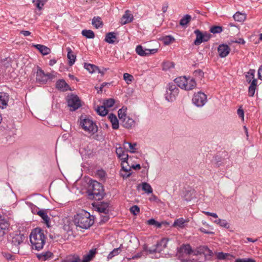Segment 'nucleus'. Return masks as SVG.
Instances as JSON below:
<instances>
[{
	"mask_svg": "<svg viewBox=\"0 0 262 262\" xmlns=\"http://www.w3.org/2000/svg\"><path fill=\"white\" fill-rule=\"evenodd\" d=\"M46 239L42 229L40 228L33 229L30 235V241L32 249L38 251L42 249L45 244Z\"/></svg>",
	"mask_w": 262,
	"mask_h": 262,
	"instance_id": "1",
	"label": "nucleus"
},
{
	"mask_svg": "<svg viewBox=\"0 0 262 262\" xmlns=\"http://www.w3.org/2000/svg\"><path fill=\"white\" fill-rule=\"evenodd\" d=\"M87 193L89 199L98 201L101 200L104 195L102 184L92 180H90L89 182Z\"/></svg>",
	"mask_w": 262,
	"mask_h": 262,
	"instance_id": "2",
	"label": "nucleus"
},
{
	"mask_svg": "<svg viewBox=\"0 0 262 262\" xmlns=\"http://www.w3.org/2000/svg\"><path fill=\"white\" fill-rule=\"evenodd\" d=\"M74 222L77 227L86 229L94 224V217L89 212L82 210L75 215Z\"/></svg>",
	"mask_w": 262,
	"mask_h": 262,
	"instance_id": "3",
	"label": "nucleus"
},
{
	"mask_svg": "<svg viewBox=\"0 0 262 262\" xmlns=\"http://www.w3.org/2000/svg\"><path fill=\"white\" fill-rule=\"evenodd\" d=\"M80 126L86 132L91 135H94L98 130V127L96 123L89 118H82L80 120Z\"/></svg>",
	"mask_w": 262,
	"mask_h": 262,
	"instance_id": "4",
	"label": "nucleus"
},
{
	"mask_svg": "<svg viewBox=\"0 0 262 262\" xmlns=\"http://www.w3.org/2000/svg\"><path fill=\"white\" fill-rule=\"evenodd\" d=\"M179 89L174 83H169L167 85L166 93L165 94V99L168 102H172L176 100L179 94Z\"/></svg>",
	"mask_w": 262,
	"mask_h": 262,
	"instance_id": "5",
	"label": "nucleus"
},
{
	"mask_svg": "<svg viewBox=\"0 0 262 262\" xmlns=\"http://www.w3.org/2000/svg\"><path fill=\"white\" fill-rule=\"evenodd\" d=\"M193 103L198 107H202L207 102V96L201 92L194 93L192 99Z\"/></svg>",
	"mask_w": 262,
	"mask_h": 262,
	"instance_id": "6",
	"label": "nucleus"
},
{
	"mask_svg": "<svg viewBox=\"0 0 262 262\" xmlns=\"http://www.w3.org/2000/svg\"><path fill=\"white\" fill-rule=\"evenodd\" d=\"M54 76L51 73L45 74L39 67L37 68L36 80L40 83H46L49 79H53Z\"/></svg>",
	"mask_w": 262,
	"mask_h": 262,
	"instance_id": "7",
	"label": "nucleus"
},
{
	"mask_svg": "<svg viewBox=\"0 0 262 262\" xmlns=\"http://www.w3.org/2000/svg\"><path fill=\"white\" fill-rule=\"evenodd\" d=\"M193 252V250L189 244H183L181 247L177 248V256L178 259L183 257L184 253L190 255Z\"/></svg>",
	"mask_w": 262,
	"mask_h": 262,
	"instance_id": "8",
	"label": "nucleus"
},
{
	"mask_svg": "<svg viewBox=\"0 0 262 262\" xmlns=\"http://www.w3.org/2000/svg\"><path fill=\"white\" fill-rule=\"evenodd\" d=\"M68 105L72 111H74L80 107L81 103L78 97L76 95H71L68 100Z\"/></svg>",
	"mask_w": 262,
	"mask_h": 262,
	"instance_id": "9",
	"label": "nucleus"
},
{
	"mask_svg": "<svg viewBox=\"0 0 262 262\" xmlns=\"http://www.w3.org/2000/svg\"><path fill=\"white\" fill-rule=\"evenodd\" d=\"M25 236L24 234L16 232L11 235V243L13 246L16 248V249L14 250L15 251L17 250V247L23 242Z\"/></svg>",
	"mask_w": 262,
	"mask_h": 262,
	"instance_id": "10",
	"label": "nucleus"
},
{
	"mask_svg": "<svg viewBox=\"0 0 262 262\" xmlns=\"http://www.w3.org/2000/svg\"><path fill=\"white\" fill-rule=\"evenodd\" d=\"M9 227V224L4 216L0 215V241L6 234Z\"/></svg>",
	"mask_w": 262,
	"mask_h": 262,
	"instance_id": "11",
	"label": "nucleus"
},
{
	"mask_svg": "<svg viewBox=\"0 0 262 262\" xmlns=\"http://www.w3.org/2000/svg\"><path fill=\"white\" fill-rule=\"evenodd\" d=\"M157 49H143V47L141 45L137 46L136 48V53L141 56H146L151 54H154L157 53Z\"/></svg>",
	"mask_w": 262,
	"mask_h": 262,
	"instance_id": "12",
	"label": "nucleus"
},
{
	"mask_svg": "<svg viewBox=\"0 0 262 262\" xmlns=\"http://www.w3.org/2000/svg\"><path fill=\"white\" fill-rule=\"evenodd\" d=\"M124 146L121 147L120 144H117L116 146V154L118 159L121 161L123 160H128L129 157L125 150Z\"/></svg>",
	"mask_w": 262,
	"mask_h": 262,
	"instance_id": "13",
	"label": "nucleus"
},
{
	"mask_svg": "<svg viewBox=\"0 0 262 262\" xmlns=\"http://www.w3.org/2000/svg\"><path fill=\"white\" fill-rule=\"evenodd\" d=\"M217 51L219 56L221 58L226 57L230 53V47L225 44L220 45L217 48Z\"/></svg>",
	"mask_w": 262,
	"mask_h": 262,
	"instance_id": "14",
	"label": "nucleus"
},
{
	"mask_svg": "<svg viewBox=\"0 0 262 262\" xmlns=\"http://www.w3.org/2000/svg\"><path fill=\"white\" fill-rule=\"evenodd\" d=\"M9 99V95L5 92H0V108H5Z\"/></svg>",
	"mask_w": 262,
	"mask_h": 262,
	"instance_id": "15",
	"label": "nucleus"
},
{
	"mask_svg": "<svg viewBox=\"0 0 262 262\" xmlns=\"http://www.w3.org/2000/svg\"><path fill=\"white\" fill-rule=\"evenodd\" d=\"M97 253V249H91L88 253L83 255L82 259L81 260V262H90L91 261L95 256Z\"/></svg>",
	"mask_w": 262,
	"mask_h": 262,
	"instance_id": "16",
	"label": "nucleus"
},
{
	"mask_svg": "<svg viewBox=\"0 0 262 262\" xmlns=\"http://www.w3.org/2000/svg\"><path fill=\"white\" fill-rule=\"evenodd\" d=\"M133 19V15L130 13L129 10H126L121 19V23L122 25H125L126 24L130 23L132 21Z\"/></svg>",
	"mask_w": 262,
	"mask_h": 262,
	"instance_id": "17",
	"label": "nucleus"
},
{
	"mask_svg": "<svg viewBox=\"0 0 262 262\" xmlns=\"http://www.w3.org/2000/svg\"><path fill=\"white\" fill-rule=\"evenodd\" d=\"M168 240L166 238H162L160 241L158 242L155 247L156 249H159V251H157V253L160 254L162 251L166 248Z\"/></svg>",
	"mask_w": 262,
	"mask_h": 262,
	"instance_id": "18",
	"label": "nucleus"
},
{
	"mask_svg": "<svg viewBox=\"0 0 262 262\" xmlns=\"http://www.w3.org/2000/svg\"><path fill=\"white\" fill-rule=\"evenodd\" d=\"M121 121L122 126L127 128H131L135 124L134 120L128 116L125 117Z\"/></svg>",
	"mask_w": 262,
	"mask_h": 262,
	"instance_id": "19",
	"label": "nucleus"
},
{
	"mask_svg": "<svg viewBox=\"0 0 262 262\" xmlns=\"http://www.w3.org/2000/svg\"><path fill=\"white\" fill-rule=\"evenodd\" d=\"M187 79L186 77H179L175 79L174 82L177 85L181 88L182 89H184L186 88V83H187Z\"/></svg>",
	"mask_w": 262,
	"mask_h": 262,
	"instance_id": "20",
	"label": "nucleus"
},
{
	"mask_svg": "<svg viewBox=\"0 0 262 262\" xmlns=\"http://www.w3.org/2000/svg\"><path fill=\"white\" fill-rule=\"evenodd\" d=\"M116 39V34L114 32H111L106 34L104 40L108 43L113 44Z\"/></svg>",
	"mask_w": 262,
	"mask_h": 262,
	"instance_id": "21",
	"label": "nucleus"
},
{
	"mask_svg": "<svg viewBox=\"0 0 262 262\" xmlns=\"http://www.w3.org/2000/svg\"><path fill=\"white\" fill-rule=\"evenodd\" d=\"M37 214L39 215L43 220L45 223L48 227H49L50 218L49 217L45 210H40L37 212Z\"/></svg>",
	"mask_w": 262,
	"mask_h": 262,
	"instance_id": "22",
	"label": "nucleus"
},
{
	"mask_svg": "<svg viewBox=\"0 0 262 262\" xmlns=\"http://www.w3.org/2000/svg\"><path fill=\"white\" fill-rule=\"evenodd\" d=\"M194 33L196 35V39L194 41V44L196 46L200 45L203 42V33L199 30H195Z\"/></svg>",
	"mask_w": 262,
	"mask_h": 262,
	"instance_id": "23",
	"label": "nucleus"
},
{
	"mask_svg": "<svg viewBox=\"0 0 262 262\" xmlns=\"http://www.w3.org/2000/svg\"><path fill=\"white\" fill-rule=\"evenodd\" d=\"M68 52L67 57L69 59V64L72 66L75 61L76 56L73 54L72 50L70 47L67 48Z\"/></svg>",
	"mask_w": 262,
	"mask_h": 262,
	"instance_id": "24",
	"label": "nucleus"
},
{
	"mask_svg": "<svg viewBox=\"0 0 262 262\" xmlns=\"http://www.w3.org/2000/svg\"><path fill=\"white\" fill-rule=\"evenodd\" d=\"M108 119L112 123V127L114 129H117L119 128V122L115 115L111 114L108 116Z\"/></svg>",
	"mask_w": 262,
	"mask_h": 262,
	"instance_id": "25",
	"label": "nucleus"
},
{
	"mask_svg": "<svg viewBox=\"0 0 262 262\" xmlns=\"http://www.w3.org/2000/svg\"><path fill=\"white\" fill-rule=\"evenodd\" d=\"M92 24L96 28L99 29L103 27V24L99 16L94 17L92 20Z\"/></svg>",
	"mask_w": 262,
	"mask_h": 262,
	"instance_id": "26",
	"label": "nucleus"
},
{
	"mask_svg": "<svg viewBox=\"0 0 262 262\" xmlns=\"http://www.w3.org/2000/svg\"><path fill=\"white\" fill-rule=\"evenodd\" d=\"M34 47L43 55H48L51 52V50L49 48L43 45L38 44L34 45Z\"/></svg>",
	"mask_w": 262,
	"mask_h": 262,
	"instance_id": "27",
	"label": "nucleus"
},
{
	"mask_svg": "<svg viewBox=\"0 0 262 262\" xmlns=\"http://www.w3.org/2000/svg\"><path fill=\"white\" fill-rule=\"evenodd\" d=\"M257 85V79H253L248 89V95L250 97H253L254 95L256 86Z\"/></svg>",
	"mask_w": 262,
	"mask_h": 262,
	"instance_id": "28",
	"label": "nucleus"
},
{
	"mask_svg": "<svg viewBox=\"0 0 262 262\" xmlns=\"http://www.w3.org/2000/svg\"><path fill=\"white\" fill-rule=\"evenodd\" d=\"M129 159L128 160H121L122 169L124 172L130 171L132 167L129 164Z\"/></svg>",
	"mask_w": 262,
	"mask_h": 262,
	"instance_id": "29",
	"label": "nucleus"
},
{
	"mask_svg": "<svg viewBox=\"0 0 262 262\" xmlns=\"http://www.w3.org/2000/svg\"><path fill=\"white\" fill-rule=\"evenodd\" d=\"M53 256V254L52 252L48 251L45 253H42L41 254H39L37 255V257L42 260H46L47 259H49L51 258H52Z\"/></svg>",
	"mask_w": 262,
	"mask_h": 262,
	"instance_id": "30",
	"label": "nucleus"
},
{
	"mask_svg": "<svg viewBox=\"0 0 262 262\" xmlns=\"http://www.w3.org/2000/svg\"><path fill=\"white\" fill-rule=\"evenodd\" d=\"M255 71L253 69H250L249 71L246 74V78L247 82L251 83L253 79H256L254 78Z\"/></svg>",
	"mask_w": 262,
	"mask_h": 262,
	"instance_id": "31",
	"label": "nucleus"
},
{
	"mask_svg": "<svg viewBox=\"0 0 262 262\" xmlns=\"http://www.w3.org/2000/svg\"><path fill=\"white\" fill-rule=\"evenodd\" d=\"M62 262H81V259L77 255H69Z\"/></svg>",
	"mask_w": 262,
	"mask_h": 262,
	"instance_id": "32",
	"label": "nucleus"
},
{
	"mask_svg": "<svg viewBox=\"0 0 262 262\" xmlns=\"http://www.w3.org/2000/svg\"><path fill=\"white\" fill-rule=\"evenodd\" d=\"M186 88H185V90H191L194 89L196 85V83L195 80L193 79L187 80V83H186Z\"/></svg>",
	"mask_w": 262,
	"mask_h": 262,
	"instance_id": "33",
	"label": "nucleus"
},
{
	"mask_svg": "<svg viewBox=\"0 0 262 262\" xmlns=\"http://www.w3.org/2000/svg\"><path fill=\"white\" fill-rule=\"evenodd\" d=\"M191 19V16L189 14H186L181 19L180 25L183 27L186 26L190 21Z\"/></svg>",
	"mask_w": 262,
	"mask_h": 262,
	"instance_id": "34",
	"label": "nucleus"
},
{
	"mask_svg": "<svg viewBox=\"0 0 262 262\" xmlns=\"http://www.w3.org/2000/svg\"><path fill=\"white\" fill-rule=\"evenodd\" d=\"M97 209L98 212L104 214H108L109 212L108 205L107 204L99 205L97 207Z\"/></svg>",
	"mask_w": 262,
	"mask_h": 262,
	"instance_id": "35",
	"label": "nucleus"
},
{
	"mask_svg": "<svg viewBox=\"0 0 262 262\" xmlns=\"http://www.w3.org/2000/svg\"><path fill=\"white\" fill-rule=\"evenodd\" d=\"M81 34L86 38L92 39L95 37L94 32L91 30H83L81 32Z\"/></svg>",
	"mask_w": 262,
	"mask_h": 262,
	"instance_id": "36",
	"label": "nucleus"
},
{
	"mask_svg": "<svg viewBox=\"0 0 262 262\" xmlns=\"http://www.w3.org/2000/svg\"><path fill=\"white\" fill-rule=\"evenodd\" d=\"M56 86L58 89H62V90H67L69 85L64 80H59L56 83Z\"/></svg>",
	"mask_w": 262,
	"mask_h": 262,
	"instance_id": "37",
	"label": "nucleus"
},
{
	"mask_svg": "<svg viewBox=\"0 0 262 262\" xmlns=\"http://www.w3.org/2000/svg\"><path fill=\"white\" fill-rule=\"evenodd\" d=\"M188 221L184 220L183 218H180L176 220L173 223V226L174 227H179L180 228H183L184 227L185 223H187Z\"/></svg>",
	"mask_w": 262,
	"mask_h": 262,
	"instance_id": "38",
	"label": "nucleus"
},
{
	"mask_svg": "<svg viewBox=\"0 0 262 262\" xmlns=\"http://www.w3.org/2000/svg\"><path fill=\"white\" fill-rule=\"evenodd\" d=\"M233 17L235 21L239 22H242L246 19L245 14L240 12L235 13Z\"/></svg>",
	"mask_w": 262,
	"mask_h": 262,
	"instance_id": "39",
	"label": "nucleus"
},
{
	"mask_svg": "<svg viewBox=\"0 0 262 262\" xmlns=\"http://www.w3.org/2000/svg\"><path fill=\"white\" fill-rule=\"evenodd\" d=\"M195 192L194 190H188L185 192L184 198L187 201H190L193 198L195 197Z\"/></svg>",
	"mask_w": 262,
	"mask_h": 262,
	"instance_id": "40",
	"label": "nucleus"
},
{
	"mask_svg": "<svg viewBox=\"0 0 262 262\" xmlns=\"http://www.w3.org/2000/svg\"><path fill=\"white\" fill-rule=\"evenodd\" d=\"M121 251V248L119 247L114 249L108 255L107 258L108 260L111 259L114 256L118 255Z\"/></svg>",
	"mask_w": 262,
	"mask_h": 262,
	"instance_id": "41",
	"label": "nucleus"
},
{
	"mask_svg": "<svg viewBox=\"0 0 262 262\" xmlns=\"http://www.w3.org/2000/svg\"><path fill=\"white\" fill-rule=\"evenodd\" d=\"M159 250H160L159 249H156V247H155V246H154L152 247H151L150 249H148L147 246L146 245H144V247H143V251L146 252H147L146 254H152L154 253H157V251H159Z\"/></svg>",
	"mask_w": 262,
	"mask_h": 262,
	"instance_id": "42",
	"label": "nucleus"
},
{
	"mask_svg": "<svg viewBox=\"0 0 262 262\" xmlns=\"http://www.w3.org/2000/svg\"><path fill=\"white\" fill-rule=\"evenodd\" d=\"M84 68L86 69L90 73H93L98 70V67L90 63L84 64Z\"/></svg>",
	"mask_w": 262,
	"mask_h": 262,
	"instance_id": "43",
	"label": "nucleus"
},
{
	"mask_svg": "<svg viewBox=\"0 0 262 262\" xmlns=\"http://www.w3.org/2000/svg\"><path fill=\"white\" fill-rule=\"evenodd\" d=\"M96 111L99 115L102 116H104L108 113V110L104 105L102 106H98L96 109Z\"/></svg>",
	"mask_w": 262,
	"mask_h": 262,
	"instance_id": "44",
	"label": "nucleus"
},
{
	"mask_svg": "<svg viewBox=\"0 0 262 262\" xmlns=\"http://www.w3.org/2000/svg\"><path fill=\"white\" fill-rule=\"evenodd\" d=\"M142 189L146 193L149 194L152 192V189L149 184L146 182H143L141 184Z\"/></svg>",
	"mask_w": 262,
	"mask_h": 262,
	"instance_id": "45",
	"label": "nucleus"
},
{
	"mask_svg": "<svg viewBox=\"0 0 262 262\" xmlns=\"http://www.w3.org/2000/svg\"><path fill=\"white\" fill-rule=\"evenodd\" d=\"M46 0H33V3L36 7L39 10L42 9L43 6L45 4Z\"/></svg>",
	"mask_w": 262,
	"mask_h": 262,
	"instance_id": "46",
	"label": "nucleus"
},
{
	"mask_svg": "<svg viewBox=\"0 0 262 262\" xmlns=\"http://www.w3.org/2000/svg\"><path fill=\"white\" fill-rule=\"evenodd\" d=\"M126 144H128L129 146V151H130V152H132V153H134L136 152V149H137V148H136L137 144L136 143H132L130 142H124L123 143V146H124V148H126V146H125Z\"/></svg>",
	"mask_w": 262,
	"mask_h": 262,
	"instance_id": "47",
	"label": "nucleus"
},
{
	"mask_svg": "<svg viewBox=\"0 0 262 262\" xmlns=\"http://www.w3.org/2000/svg\"><path fill=\"white\" fill-rule=\"evenodd\" d=\"M214 222L220 226L225 227L226 228H229V224L225 220L218 219L214 221Z\"/></svg>",
	"mask_w": 262,
	"mask_h": 262,
	"instance_id": "48",
	"label": "nucleus"
},
{
	"mask_svg": "<svg viewBox=\"0 0 262 262\" xmlns=\"http://www.w3.org/2000/svg\"><path fill=\"white\" fill-rule=\"evenodd\" d=\"M162 40L165 45H168L174 41V38L171 35H168L164 37Z\"/></svg>",
	"mask_w": 262,
	"mask_h": 262,
	"instance_id": "49",
	"label": "nucleus"
},
{
	"mask_svg": "<svg viewBox=\"0 0 262 262\" xmlns=\"http://www.w3.org/2000/svg\"><path fill=\"white\" fill-rule=\"evenodd\" d=\"M174 68V63L171 62L166 61L164 62L163 64V70H168L171 68Z\"/></svg>",
	"mask_w": 262,
	"mask_h": 262,
	"instance_id": "50",
	"label": "nucleus"
},
{
	"mask_svg": "<svg viewBox=\"0 0 262 262\" xmlns=\"http://www.w3.org/2000/svg\"><path fill=\"white\" fill-rule=\"evenodd\" d=\"M115 103V100L113 99L110 98L107 100H106L103 102V105L108 108H110L112 107Z\"/></svg>",
	"mask_w": 262,
	"mask_h": 262,
	"instance_id": "51",
	"label": "nucleus"
},
{
	"mask_svg": "<svg viewBox=\"0 0 262 262\" xmlns=\"http://www.w3.org/2000/svg\"><path fill=\"white\" fill-rule=\"evenodd\" d=\"M222 31V27L220 26H213L210 29V31L213 34L220 33Z\"/></svg>",
	"mask_w": 262,
	"mask_h": 262,
	"instance_id": "52",
	"label": "nucleus"
},
{
	"mask_svg": "<svg viewBox=\"0 0 262 262\" xmlns=\"http://www.w3.org/2000/svg\"><path fill=\"white\" fill-rule=\"evenodd\" d=\"M126 110V108L125 109L121 108L118 111V117L120 121H121L122 119L125 118V117H127L126 116V114H125Z\"/></svg>",
	"mask_w": 262,
	"mask_h": 262,
	"instance_id": "53",
	"label": "nucleus"
},
{
	"mask_svg": "<svg viewBox=\"0 0 262 262\" xmlns=\"http://www.w3.org/2000/svg\"><path fill=\"white\" fill-rule=\"evenodd\" d=\"M229 256H230L229 254L223 253V252H219L216 254L217 258L219 259H227Z\"/></svg>",
	"mask_w": 262,
	"mask_h": 262,
	"instance_id": "54",
	"label": "nucleus"
},
{
	"mask_svg": "<svg viewBox=\"0 0 262 262\" xmlns=\"http://www.w3.org/2000/svg\"><path fill=\"white\" fill-rule=\"evenodd\" d=\"M147 223L149 225H154L157 227L160 228L161 226V224L157 222L155 219H151L147 221Z\"/></svg>",
	"mask_w": 262,
	"mask_h": 262,
	"instance_id": "55",
	"label": "nucleus"
},
{
	"mask_svg": "<svg viewBox=\"0 0 262 262\" xmlns=\"http://www.w3.org/2000/svg\"><path fill=\"white\" fill-rule=\"evenodd\" d=\"M123 79L127 82V83H129L132 81L133 76L129 74L124 73L123 74Z\"/></svg>",
	"mask_w": 262,
	"mask_h": 262,
	"instance_id": "56",
	"label": "nucleus"
},
{
	"mask_svg": "<svg viewBox=\"0 0 262 262\" xmlns=\"http://www.w3.org/2000/svg\"><path fill=\"white\" fill-rule=\"evenodd\" d=\"M130 212L134 215H137L140 212V208L137 205H134L130 208Z\"/></svg>",
	"mask_w": 262,
	"mask_h": 262,
	"instance_id": "57",
	"label": "nucleus"
},
{
	"mask_svg": "<svg viewBox=\"0 0 262 262\" xmlns=\"http://www.w3.org/2000/svg\"><path fill=\"white\" fill-rule=\"evenodd\" d=\"M235 262H256L254 259L251 258H237Z\"/></svg>",
	"mask_w": 262,
	"mask_h": 262,
	"instance_id": "58",
	"label": "nucleus"
},
{
	"mask_svg": "<svg viewBox=\"0 0 262 262\" xmlns=\"http://www.w3.org/2000/svg\"><path fill=\"white\" fill-rule=\"evenodd\" d=\"M96 174L102 179L105 178L106 174L105 172L102 169L97 170Z\"/></svg>",
	"mask_w": 262,
	"mask_h": 262,
	"instance_id": "59",
	"label": "nucleus"
},
{
	"mask_svg": "<svg viewBox=\"0 0 262 262\" xmlns=\"http://www.w3.org/2000/svg\"><path fill=\"white\" fill-rule=\"evenodd\" d=\"M111 82H103L100 86L99 90L98 91V93H101L103 91V89L105 86L108 87L111 85Z\"/></svg>",
	"mask_w": 262,
	"mask_h": 262,
	"instance_id": "60",
	"label": "nucleus"
},
{
	"mask_svg": "<svg viewBox=\"0 0 262 262\" xmlns=\"http://www.w3.org/2000/svg\"><path fill=\"white\" fill-rule=\"evenodd\" d=\"M237 115L239 117H241L243 120H244V112L243 110L240 107L237 111Z\"/></svg>",
	"mask_w": 262,
	"mask_h": 262,
	"instance_id": "61",
	"label": "nucleus"
},
{
	"mask_svg": "<svg viewBox=\"0 0 262 262\" xmlns=\"http://www.w3.org/2000/svg\"><path fill=\"white\" fill-rule=\"evenodd\" d=\"M198 250H199L200 254H203L205 252V250L207 249V246H201L199 247H197Z\"/></svg>",
	"mask_w": 262,
	"mask_h": 262,
	"instance_id": "62",
	"label": "nucleus"
},
{
	"mask_svg": "<svg viewBox=\"0 0 262 262\" xmlns=\"http://www.w3.org/2000/svg\"><path fill=\"white\" fill-rule=\"evenodd\" d=\"M109 220V216L107 214H104V215H102L101 217L100 222L101 223H105L108 221Z\"/></svg>",
	"mask_w": 262,
	"mask_h": 262,
	"instance_id": "63",
	"label": "nucleus"
},
{
	"mask_svg": "<svg viewBox=\"0 0 262 262\" xmlns=\"http://www.w3.org/2000/svg\"><path fill=\"white\" fill-rule=\"evenodd\" d=\"M194 74L195 76H199L200 78H201L203 76L204 73L201 70H197L194 72Z\"/></svg>",
	"mask_w": 262,
	"mask_h": 262,
	"instance_id": "64",
	"label": "nucleus"
}]
</instances>
